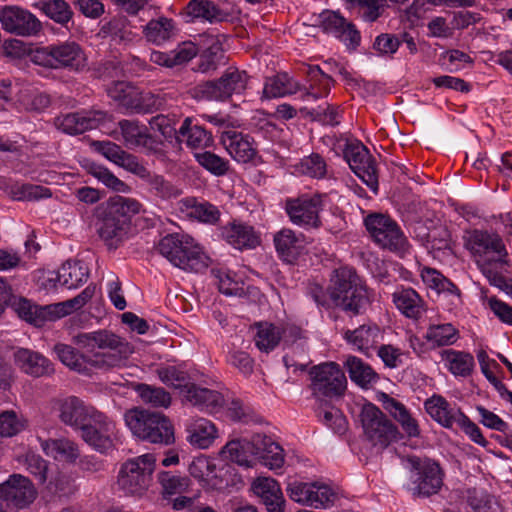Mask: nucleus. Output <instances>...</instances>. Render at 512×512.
I'll use <instances>...</instances> for the list:
<instances>
[{
    "label": "nucleus",
    "instance_id": "1",
    "mask_svg": "<svg viewBox=\"0 0 512 512\" xmlns=\"http://www.w3.org/2000/svg\"><path fill=\"white\" fill-rule=\"evenodd\" d=\"M307 294L319 307L333 305L354 316L362 314L371 303L368 288L361 283L356 271L348 267L333 272L327 291L318 284H311Z\"/></svg>",
    "mask_w": 512,
    "mask_h": 512
},
{
    "label": "nucleus",
    "instance_id": "2",
    "mask_svg": "<svg viewBox=\"0 0 512 512\" xmlns=\"http://www.w3.org/2000/svg\"><path fill=\"white\" fill-rule=\"evenodd\" d=\"M142 205L136 199L113 196L95 209L97 232L109 248L116 249L128 237L131 219Z\"/></svg>",
    "mask_w": 512,
    "mask_h": 512
},
{
    "label": "nucleus",
    "instance_id": "3",
    "mask_svg": "<svg viewBox=\"0 0 512 512\" xmlns=\"http://www.w3.org/2000/svg\"><path fill=\"white\" fill-rule=\"evenodd\" d=\"M74 341L84 348L99 349L90 357V366L102 370L126 366L134 352L128 341L105 329L79 333L74 337Z\"/></svg>",
    "mask_w": 512,
    "mask_h": 512
},
{
    "label": "nucleus",
    "instance_id": "4",
    "mask_svg": "<svg viewBox=\"0 0 512 512\" xmlns=\"http://www.w3.org/2000/svg\"><path fill=\"white\" fill-rule=\"evenodd\" d=\"M158 251L172 265L188 272L199 273L208 267L210 261L192 237L179 233L163 237Z\"/></svg>",
    "mask_w": 512,
    "mask_h": 512
},
{
    "label": "nucleus",
    "instance_id": "5",
    "mask_svg": "<svg viewBox=\"0 0 512 512\" xmlns=\"http://www.w3.org/2000/svg\"><path fill=\"white\" fill-rule=\"evenodd\" d=\"M124 420L132 434L142 441L165 446L175 442L174 426L161 412L131 409Z\"/></svg>",
    "mask_w": 512,
    "mask_h": 512
},
{
    "label": "nucleus",
    "instance_id": "6",
    "mask_svg": "<svg viewBox=\"0 0 512 512\" xmlns=\"http://www.w3.org/2000/svg\"><path fill=\"white\" fill-rule=\"evenodd\" d=\"M31 62L53 70L81 71L87 65V57L79 43L66 40L34 48Z\"/></svg>",
    "mask_w": 512,
    "mask_h": 512
},
{
    "label": "nucleus",
    "instance_id": "7",
    "mask_svg": "<svg viewBox=\"0 0 512 512\" xmlns=\"http://www.w3.org/2000/svg\"><path fill=\"white\" fill-rule=\"evenodd\" d=\"M404 462L409 471V490L413 496L428 498L440 492L444 485L445 471L438 461L411 455Z\"/></svg>",
    "mask_w": 512,
    "mask_h": 512
},
{
    "label": "nucleus",
    "instance_id": "8",
    "mask_svg": "<svg viewBox=\"0 0 512 512\" xmlns=\"http://www.w3.org/2000/svg\"><path fill=\"white\" fill-rule=\"evenodd\" d=\"M363 435L377 453L401 438L397 426L374 404H365L360 413Z\"/></svg>",
    "mask_w": 512,
    "mask_h": 512
},
{
    "label": "nucleus",
    "instance_id": "9",
    "mask_svg": "<svg viewBox=\"0 0 512 512\" xmlns=\"http://www.w3.org/2000/svg\"><path fill=\"white\" fill-rule=\"evenodd\" d=\"M424 407L433 420L445 428H452L456 423L476 444L486 447L488 441L479 427L466 416L456 405H451L444 397L433 395L428 398Z\"/></svg>",
    "mask_w": 512,
    "mask_h": 512
},
{
    "label": "nucleus",
    "instance_id": "10",
    "mask_svg": "<svg viewBox=\"0 0 512 512\" xmlns=\"http://www.w3.org/2000/svg\"><path fill=\"white\" fill-rule=\"evenodd\" d=\"M365 227L373 241L381 248L404 257L409 251V242L399 225L391 217L370 214L364 220Z\"/></svg>",
    "mask_w": 512,
    "mask_h": 512
},
{
    "label": "nucleus",
    "instance_id": "11",
    "mask_svg": "<svg viewBox=\"0 0 512 512\" xmlns=\"http://www.w3.org/2000/svg\"><path fill=\"white\" fill-rule=\"evenodd\" d=\"M154 468L155 457L152 454L127 460L118 474L119 488L129 495H143L150 485Z\"/></svg>",
    "mask_w": 512,
    "mask_h": 512
},
{
    "label": "nucleus",
    "instance_id": "12",
    "mask_svg": "<svg viewBox=\"0 0 512 512\" xmlns=\"http://www.w3.org/2000/svg\"><path fill=\"white\" fill-rule=\"evenodd\" d=\"M246 71L228 68L218 80L206 81L194 88V96L199 100L225 101L232 95L242 94L248 84Z\"/></svg>",
    "mask_w": 512,
    "mask_h": 512
},
{
    "label": "nucleus",
    "instance_id": "13",
    "mask_svg": "<svg viewBox=\"0 0 512 512\" xmlns=\"http://www.w3.org/2000/svg\"><path fill=\"white\" fill-rule=\"evenodd\" d=\"M312 395L320 401L341 396L347 385L345 374L335 362H324L309 371Z\"/></svg>",
    "mask_w": 512,
    "mask_h": 512
},
{
    "label": "nucleus",
    "instance_id": "14",
    "mask_svg": "<svg viewBox=\"0 0 512 512\" xmlns=\"http://www.w3.org/2000/svg\"><path fill=\"white\" fill-rule=\"evenodd\" d=\"M465 246L476 258L478 267L480 261L507 263L508 252L503 239L496 232L474 229L468 232Z\"/></svg>",
    "mask_w": 512,
    "mask_h": 512
},
{
    "label": "nucleus",
    "instance_id": "15",
    "mask_svg": "<svg viewBox=\"0 0 512 512\" xmlns=\"http://www.w3.org/2000/svg\"><path fill=\"white\" fill-rule=\"evenodd\" d=\"M323 198L320 194H314L286 200L285 210L290 221L305 229L320 228L322 222L319 214L323 210Z\"/></svg>",
    "mask_w": 512,
    "mask_h": 512
},
{
    "label": "nucleus",
    "instance_id": "16",
    "mask_svg": "<svg viewBox=\"0 0 512 512\" xmlns=\"http://www.w3.org/2000/svg\"><path fill=\"white\" fill-rule=\"evenodd\" d=\"M351 170L374 192L378 189L375 160L366 146L359 141L347 142L343 151Z\"/></svg>",
    "mask_w": 512,
    "mask_h": 512
},
{
    "label": "nucleus",
    "instance_id": "17",
    "mask_svg": "<svg viewBox=\"0 0 512 512\" xmlns=\"http://www.w3.org/2000/svg\"><path fill=\"white\" fill-rule=\"evenodd\" d=\"M80 430L82 439L99 452L103 453L113 446L115 424L99 411L92 413Z\"/></svg>",
    "mask_w": 512,
    "mask_h": 512
},
{
    "label": "nucleus",
    "instance_id": "18",
    "mask_svg": "<svg viewBox=\"0 0 512 512\" xmlns=\"http://www.w3.org/2000/svg\"><path fill=\"white\" fill-rule=\"evenodd\" d=\"M319 26L326 34L341 41L349 50H356L361 42V34L356 26L339 12L325 10L319 15Z\"/></svg>",
    "mask_w": 512,
    "mask_h": 512
},
{
    "label": "nucleus",
    "instance_id": "19",
    "mask_svg": "<svg viewBox=\"0 0 512 512\" xmlns=\"http://www.w3.org/2000/svg\"><path fill=\"white\" fill-rule=\"evenodd\" d=\"M0 23L6 32L18 36H35L42 30L40 20L18 6L0 7Z\"/></svg>",
    "mask_w": 512,
    "mask_h": 512
},
{
    "label": "nucleus",
    "instance_id": "20",
    "mask_svg": "<svg viewBox=\"0 0 512 512\" xmlns=\"http://www.w3.org/2000/svg\"><path fill=\"white\" fill-rule=\"evenodd\" d=\"M35 496L36 491L31 481L20 474L11 475L0 484V500L6 507L24 508L33 502Z\"/></svg>",
    "mask_w": 512,
    "mask_h": 512
},
{
    "label": "nucleus",
    "instance_id": "21",
    "mask_svg": "<svg viewBox=\"0 0 512 512\" xmlns=\"http://www.w3.org/2000/svg\"><path fill=\"white\" fill-rule=\"evenodd\" d=\"M106 116L107 114L100 110L68 113L56 118V126L67 134H81L98 128Z\"/></svg>",
    "mask_w": 512,
    "mask_h": 512
},
{
    "label": "nucleus",
    "instance_id": "22",
    "mask_svg": "<svg viewBox=\"0 0 512 512\" xmlns=\"http://www.w3.org/2000/svg\"><path fill=\"white\" fill-rule=\"evenodd\" d=\"M221 143L229 155L239 163L246 164L257 157V148L253 138L242 132L234 130L222 132Z\"/></svg>",
    "mask_w": 512,
    "mask_h": 512
},
{
    "label": "nucleus",
    "instance_id": "23",
    "mask_svg": "<svg viewBox=\"0 0 512 512\" xmlns=\"http://www.w3.org/2000/svg\"><path fill=\"white\" fill-rule=\"evenodd\" d=\"M133 174L141 179L142 185L147 193L156 199L169 200L180 195L179 189L165 179L163 175L148 170L141 163Z\"/></svg>",
    "mask_w": 512,
    "mask_h": 512
},
{
    "label": "nucleus",
    "instance_id": "24",
    "mask_svg": "<svg viewBox=\"0 0 512 512\" xmlns=\"http://www.w3.org/2000/svg\"><path fill=\"white\" fill-rule=\"evenodd\" d=\"M273 242L279 258L289 264L299 258L306 246L305 236L289 228L278 231L273 237Z\"/></svg>",
    "mask_w": 512,
    "mask_h": 512
},
{
    "label": "nucleus",
    "instance_id": "25",
    "mask_svg": "<svg viewBox=\"0 0 512 512\" xmlns=\"http://www.w3.org/2000/svg\"><path fill=\"white\" fill-rule=\"evenodd\" d=\"M14 363L26 374L33 377L48 376L54 373L52 362L39 352L18 348L15 350Z\"/></svg>",
    "mask_w": 512,
    "mask_h": 512
},
{
    "label": "nucleus",
    "instance_id": "26",
    "mask_svg": "<svg viewBox=\"0 0 512 512\" xmlns=\"http://www.w3.org/2000/svg\"><path fill=\"white\" fill-rule=\"evenodd\" d=\"M59 418L61 422L74 429H79L85 424L95 410L86 406L76 396H69L59 402Z\"/></svg>",
    "mask_w": 512,
    "mask_h": 512
},
{
    "label": "nucleus",
    "instance_id": "27",
    "mask_svg": "<svg viewBox=\"0 0 512 512\" xmlns=\"http://www.w3.org/2000/svg\"><path fill=\"white\" fill-rule=\"evenodd\" d=\"M254 493L261 499L268 512H283L285 500L280 485L270 477H258L252 484Z\"/></svg>",
    "mask_w": 512,
    "mask_h": 512
},
{
    "label": "nucleus",
    "instance_id": "28",
    "mask_svg": "<svg viewBox=\"0 0 512 512\" xmlns=\"http://www.w3.org/2000/svg\"><path fill=\"white\" fill-rule=\"evenodd\" d=\"M183 397L193 406L208 413H216L224 404V398L218 391L203 388L194 383H190L184 389Z\"/></svg>",
    "mask_w": 512,
    "mask_h": 512
},
{
    "label": "nucleus",
    "instance_id": "29",
    "mask_svg": "<svg viewBox=\"0 0 512 512\" xmlns=\"http://www.w3.org/2000/svg\"><path fill=\"white\" fill-rule=\"evenodd\" d=\"M222 236L228 244L235 249H254L261 240L260 235L250 225L244 223H232L222 230Z\"/></svg>",
    "mask_w": 512,
    "mask_h": 512
},
{
    "label": "nucleus",
    "instance_id": "30",
    "mask_svg": "<svg viewBox=\"0 0 512 512\" xmlns=\"http://www.w3.org/2000/svg\"><path fill=\"white\" fill-rule=\"evenodd\" d=\"M89 277V268L85 262L81 260L67 261L58 270L54 278L48 281L55 286L56 282H60L62 286L68 289H76L87 281Z\"/></svg>",
    "mask_w": 512,
    "mask_h": 512
},
{
    "label": "nucleus",
    "instance_id": "31",
    "mask_svg": "<svg viewBox=\"0 0 512 512\" xmlns=\"http://www.w3.org/2000/svg\"><path fill=\"white\" fill-rule=\"evenodd\" d=\"M187 15L193 20H201L210 24L228 21L231 14L222 9L212 0H190L186 6Z\"/></svg>",
    "mask_w": 512,
    "mask_h": 512
},
{
    "label": "nucleus",
    "instance_id": "32",
    "mask_svg": "<svg viewBox=\"0 0 512 512\" xmlns=\"http://www.w3.org/2000/svg\"><path fill=\"white\" fill-rule=\"evenodd\" d=\"M125 145L128 148L142 147L152 150L154 139L145 125L138 121L123 119L118 123Z\"/></svg>",
    "mask_w": 512,
    "mask_h": 512
},
{
    "label": "nucleus",
    "instance_id": "33",
    "mask_svg": "<svg viewBox=\"0 0 512 512\" xmlns=\"http://www.w3.org/2000/svg\"><path fill=\"white\" fill-rule=\"evenodd\" d=\"M179 143H185L191 149H204L209 147L213 140L209 132L202 126L193 124L191 118H186L176 132Z\"/></svg>",
    "mask_w": 512,
    "mask_h": 512
},
{
    "label": "nucleus",
    "instance_id": "34",
    "mask_svg": "<svg viewBox=\"0 0 512 512\" xmlns=\"http://www.w3.org/2000/svg\"><path fill=\"white\" fill-rule=\"evenodd\" d=\"M32 6L39 10L48 19L63 28L68 29L69 24H73L74 12L70 4L65 0L36 1Z\"/></svg>",
    "mask_w": 512,
    "mask_h": 512
},
{
    "label": "nucleus",
    "instance_id": "35",
    "mask_svg": "<svg viewBox=\"0 0 512 512\" xmlns=\"http://www.w3.org/2000/svg\"><path fill=\"white\" fill-rule=\"evenodd\" d=\"M187 441L199 449L209 448L218 437L214 423L205 418L193 420L187 427Z\"/></svg>",
    "mask_w": 512,
    "mask_h": 512
},
{
    "label": "nucleus",
    "instance_id": "36",
    "mask_svg": "<svg viewBox=\"0 0 512 512\" xmlns=\"http://www.w3.org/2000/svg\"><path fill=\"white\" fill-rule=\"evenodd\" d=\"M42 451L58 461L73 463L80 456L78 446L67 438L42 439L38 437Z\"/></svg>",
    "mask_w": 512,
    "mask_h": 512
},
{
    "label": "nucleus",
    "instance_id": "37",
    "mask_svg": "<svg viewBox=\"0 0 512 512\" xmlns=\"http://www.w3.org/2000/svg\"><path fill=\"white\" fill-rule=\"evenodd\" d=\"M301 90L300 84L287 73H278L265 80L261 99L269 100L292 95Z\"/></svg>",
    "mask_w": 512,
    "mask_h": 512
},
{
    "label": "nucleus",
    "instance_id": "38",
    "mask_svg": "<svg viewBox=\"0 0 512 512\" xmlns=\"http://www.w3.org/2000/svg\"><path fill=\"white\" fill-rule=\"evenodd\" d=\"M95 150L114 164L133 173L140 162L137 157L124 151L119 145L111 141H96Z\"/></svg>",
    "mask_w": 512,
    "mask_h": 512
},
{
    "label": "nucleus",
    "instance_id": "39",
    "mask_svg": "<svg viewBox=\"0 0 512 512\" xmlns=\"http://www.w3.org/2000/svg\"><path fill=\"white\" fill-rule=\"evenodd\" d=\"M344 338L355 349L368 354L379 342L380 329L374 324H363L354 330H347Z\"/></svg>",
    "mask_w": 512,
    "mask_h": 512
},
{
    "label": "nucleus",
    "instance_id": "40",
    "mask_svg": "<svg viewBox=\"0 0 512 512\" xmlns=\"http://www.w3.org/2000/svg\"><path fill=\"white\" fill-rule=\"evenodd\" d=\"M392 301L397 309L408 318L418 319L424 312L423 300L412 288L397 289L392 294Z\"/></svg>",
    "mask_w": 512,
    "mask_h": 512
},
{
    "label": "nucleus",
    "instance_id": "41",
    "mask_svg": "<svg viewBox=\"0 0 512 512\" xmlns=\"http://www.w3.org/2000/svg\"><path fill=\"white\" fill-rule=\"evenodd\" d=\"M12 308L21 319L36 327H41L51 321L50 305L41 307L32 304L25 298H19L13 301Z\"/></svg>",
    "mask_w": 512,
    "mask_h": 512
},
{
    "label": "nucleus",
    "instance_id": "42",
    "mask_svg": "<svg viewBox=\"0 0 512 512\" xmlns=\"http://www.w3.org/2000/svg\"><path fill=\"white\" fill-rule=\"evenodd\" d=\"M344 366L349 373L350 379L362 388L371 387L379 379L378 374L372 367L356 356H347Z\"/></svg>",
    "mask_w": 512,
    "mask_h": 512
},
{
    "label": "nucleus",
    "instance_id": "43",
    "mask_svg": "<svg viewBox=\"0 0 512 512\" xmlns=\"http://www.w3.org/2000/svg\"><path fill=\"white\" fill-rule=\"evenodd\" d=\"M254 328L256 329L255 345L265 353L273 351L279 345L284 332L282 327L269 322H257Z\"/></svg>",
    "mask_w": 512,
    "mask_h": 512
},
{
    "label": "nucleus",
    "instance_id": "44",
    "mask_svg": "<svg viewBox=\"0 0 512 512\" xmlns=\"http://www.w3.org/2000/svg\"><path fill=\"white\" fill-rule=\"evenodd\" d=\"M53 351L57 355L58 359L69 369L78 373H88L90 357L84 356L76 348L67 344L58 343L54 346Z\"/></svg>",
    "mask_w": 512,
    "mask_h": 512
},
{
    "label": "nucleus",
    "instance_id": "45",
    "mask_svg": "<svg viewBox=\"0 0 512 512\" xmlns=\"http://www.w3.org/2000/svg\"><path fill=\"white\" fill-rule=\"evenodd\" d=\"M386 409L392 417L401 425L403 431L409 438L420 436L418 422L412 417L405 405L394 398H389L386 402Z\"/></svg>",
    "mask_w": 512,
    "mask_h": 512
},
{
    "label": "nucleus",
    "instance_id": "46",
    "mask_svg": "<svg viewBox=\"0 0 512 512\" xmlns=\"http://www.w3.org/2000/svg\"><path fill=\"white\" fill-rule=\"evenodd\" d=\"M175 33L176 28L174 21L166 17L150 20L144 29L147 41L155 45H162L170 40Z\"/></svg>",
    "mask_w": 512,
    "mask_h": 512
},
{
    "label": "nucleus",
    "instance_id": "47",
    "mask_svg": "<svg viewBox=\"0 0 512 512\" xmlns=\"http://www.w3.org/2000/svg\"><path fill=\"white\" fill-rule=\"evenodd\" d=\"M223 459L232 461L240 466L252 467L253 458L247 439H235L226 443L221 449Z\"/></svg>",
    "mask_w": 512,
    "mask_h": 512
},
{
    "label": "nucleus",
    "instance_id": "48",
    "mask_svg": "<svg viewBox=\"0 0 512 512\" xmlns=\"http://www.w3.org/2000/svg\"><path fill=\"white\" fill-rule=\"evenodd\" d=\"M96 287L88 285L80 294L64 302L50 305L51 321L60 319L82 308L95 294Z\"/></svg>",
    "mask_w": 512,
    "mask_h": 512
},
{
    "label": "nucleus",
    "instance_id": "49",
    "mask_svg": "<svg viewBox=\"0 0 512 512\" xmlns=\"http://www.w3.org/2000/svg\"><path fill=\"white\" fill-rule=\"evenodd\" d=\"M187 215L201 223L214 225L220 219V211L217 206L207 201H197L189 198L185 201Z\"/></svg>",
    "mask_w": 512,
    "mask_h": 512
},
{
    "label": "nucleus",
    "instance_id": "50",
    "mask_svg": "<svg viewBox=\"0 0 512 512\" xmlns=\"http://www.w3.org/2000/svg\"><path fill=\"white\" fill-rule=\"evenodd\" d=\"M505 264L506 263L480 261L479 269L490 285L495 286L507 295L512 296V279L506 278L499 271V268H502Z\"/></svg>",
    "mask_w": 512,
    "mask_h": 512
},
{
    "label": "nucleus",
    "instance_id": "51",
    "mask_svg": "<svg viewBox=\"0 0 512 512\" xmlns=\"http://www.w3.org/2000/svg\"><path fill=\"white\" fill-rule=\"evenodd\" d=\"M365 22H375L385 11V0H346Z\"/></svg>",
    "mask_w": 512,
    "mask_h": 512
},
{
    "label": "nucleus",
    "instance_id": "52",
    "mask_svg": "<svg viewBox=\"0 0 512 512\" xmlns=\"http://www.w3.org/2000/svg\"><path fill=\"white\" fill-rule=\"evenodd\" d=\"M458 331L450 323L430 325L425 334V339L434 346L452 345L457 340Z\"/></svg>",
    "mask_w": 512,
    "mask_h": 512
},
{
    "label": "nucleus",
    "instance_id": "53",
    "mask_svg": "<svg viewBox=\"0 0 512 512\" xmlns=\"http://www.w3.org/2000/svg\"><path fill=\"white\" fill-rule=\"evenodd\" d=\"M107 93L119 106L132 113L137 97V90L134 87L126 82L119 81L109 86Z\"/></svg>",
    "mask_w": 512,
    "mask_h": 512
},
{
    "label": "nucleus",
    "instance_id": "54",
    "mask_svg": "<svg viewBox=\"0 0 512 512\" xmlns=\"http://www.w3.org/2000/svg\"><path fill=\"white\" fill-rule=\"evenodd\" d=\"M158 481L162 487L164 497L186 492L191 485L187 476L176 475L168 471L158 474Z\"/></svg>",
    "mask_w": 512,
    "mask_h": 512
},
{
    "label": "nucleus",
    "instance_id": "55",
    "mask_svg": "<svg viewBox=\"0 0 512 512\" xmlns=\"http://www.w3.org/2000/svg\"><path fill=\"white\" fill-rule=\"evenodd\" d=\"M142 401L153 407L167 408L171 404V396L161 387H154L148 384H138L136 387Z\"/></svg>",
    "mask_w": 512,
    "mask_h": 512
},
{
    "label": "nucleus",
    "instance_id": "56",
    "mask_svg": "<svg viewBox=\"0 0 512 512\" xmlns=\"http://www.w3.org/2000/svg\"><path fill=\"white\" fill-rule=\"evenodd\" d=\"M466 501L473 512H499V505L484 490L476 488L467 489Z\"/></svg>",
    "mask_w": 512,
    "mask_h": 512
},
{
    "label": "nucleus",
    "instance_id": "57",
    "mask_svg": "<svg viewBox=\"0 0 512 512\" xmlns=\"http://www.w3.org/2000/svg\"><path fill=\"white\" fill-rule=\"evenodd\" d=\"M223 57L222 44L213 39L210 46L200 54L196 71L207 73L216 70Z\"/></svg>",
    "mask_w": 512,
    "mask_h": 512
},
{
    "label": "nucleus",
    "instance_id": "58",
    "mask_svg": "<svg viewBox=\"0 0 512 512\" xmlns=\"http://www.w3.org/2000/svg\"><path fill=\"white\" fill-rule=\"evenodd\" d=\"M449 371L456 375L466 377L471 374L474 367V358L471 354L450 350L447 352Z\"/></svg>",
    "mask_w": 512,
    "mask_h": 512
},
{
    "label": "nucleus",
    "instance_id": "59",
    "mask_svg": "<svg viewBox=\"0 0 512 512\" xmlns=\"http://www.w3.org/2000/svg\"><path fill=\"white\" fill-rule=\"evenodd\" d=\"M88 172L90 175L95 177L98 181L104 184L106 187L116 191V192H128L129 187L122 180L117 178L112 172H110L106 167L98 165L96 163H91L88 166Z\"/></svg>",
    "mask_w": 512,
    "mask_h": 512
},
{
    "label": "nucleus",
    "instance_id": "60",
    "mask_svg": "<svg viewBox=\"0 0 512 512\" xmlns=\"http://www.w3.org/2000/svg\"><path fill=\"white\" fill-rule=\"evenodd\" d=\"M165 99L159 94L138 92L132 113L150 114L163 109Z\"/></svg>",
    "mask_w": 512,
    "mask_h": 512
},
{
    "label": "nucleus",
    "instance_id": "61",
    "mask_svg": "<svg viewBox=\"0 0 512 512\" xmlns=\"http://www.w3.org/2000/svg\"><path fill=\"white\" fill-rule=\"evenodd\" d=\"M157 375L165 385L179 389L182 396L184 394V389H186L190 384L187 373L174 366L159 368L157 370Z\"/></svg>",
    "mask_w": 512,
    "mask_h": 512
},
{
    "label": "nucleus",
    "instance_id": "62",
    "mask_svg": "<svg viewBox=\"0 0 512 512\" xmlns=\"http://www.w3.org/2000/svg\"><path fill=\"white\" fill-rule=\"evenodd\" d=\"M26 427V420L13 410L0 413V436L13 437Z\"/></svg>",
    "mask_w": 512,
    "mask_h": 512
},
{
    "label": "nucleus",
    "instance_id": "63",
    "mask_svg": "<svg viewBox=\"0 0 512 512\" xmlns=\"http://www.w3.org/2000/svg\"><path fill=\"white\" fill-rule=\"evenodd\" d=\"M317 417L320 422L336 434H344L347 429L346 417L339 409L334 407L319 409Z\"/></svg>",
    "mask_w": 512,
    "mask_h": 512
},
{
    "label": "nucleus",
    "instance_id": "64",
    "mask_svg": "<svg viewBox=\"0 0 512 512\" xmlns=\"http://www.w3.org/2000/svg\"><path fill=\"white\" fill-rule=\"evenodd\" d=\"M401 45L399 34L381 33L376 36L372 48L378 56L393 58Z\"/></svg>",
    "mask_w": 512,
    "mask_h": 512
}]
</instances>
